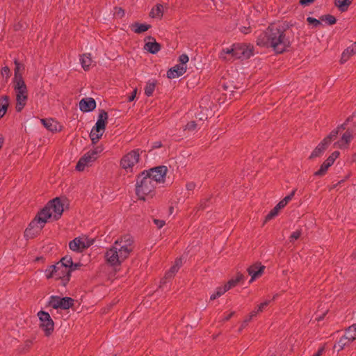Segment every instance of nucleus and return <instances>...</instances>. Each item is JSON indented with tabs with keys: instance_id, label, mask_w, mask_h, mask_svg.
Returning a JSON list of instances; mask_svg holds the SVG:
<instances>
[{
	"instance_id": "obj_1",
	"label": "nucleus",
	"mask_w": 356,
	"mask_h": 356,
	"mask_svg": "<svg viewBox=\"0 0 356 356\" xmlns=\"http://www.w3.org/2000/svg\"><path fill=\"white\" fill-rule=\"evenodd\" d=\"M134 248L133 237L128 234L124 235L106 250L105 261L112 267L119 266L129 257Z\"/></svg>"
},
{
	"instance_id": "obj_2",
	"label": "nucleus",
	"mask_w": 356,
	"mask_h": 356,
	"mask_svg": "<svg viewBox=\"0 0 356 356\" xmlns=\"http://www.w3.org/2000/svg\"><path fill=\"white\" fill-rule=\"evenodd\" d=\"M257 44L261 47H271L276 53L281 54L289 47L290 41L282 28L273 25L258 36Z\"/></svg>"
},
{
	"instance_id": "obj_3",
	"label": "nucleus",
	"mask_w": 356,
	"mask_h": 356,
	"mask_svg": "<svg viewBox=\"0 0 356 356\" xmlns=\"http://www.w3.org/2000/svg\"><path fill=\"white\" fill-rule=\"evenodd\" d=\"M156 187L146 172H143L136 180V193L140 200H145L146 198L154 196Z\"/></svg>"
},
{
	"instance_id": "obj_4",
	"label": "nucleus",
	"mask_w": 356,
	"mask_h": 356,
	"mask_svg": "<svg viewBox=\"0 0 356 356\" xmlns=\"http://www.w3.org/2000/svg\"><path fill=\"white\" fill-rule=\"evenodd\" d=\"M15 63H17L15 62ZM15 77H14V90L16 94V110L21 111L25 106L27 101V88L20 74H18L19 65L16 64Z\"/></svg>"
},
{
	"instance_id": "obj_5",
	"label": "nucleus",
	"mask_w": 356,
	"mask_h": 356,
	"mask_svg": "<svg viewBox=\"0 0 356 356\" xmlns=\"http://www.w3.org/2000/svg\"><path fill=\"white\" fill-rule=\"evenodd\" d=\"M64 211V204L59 197L49 201L47 204L38 213L46 222L50 218L58 220Z\"/></svg>"
},
{
	"instance_id": "obj_6",
	"label": "nucleus",
	"mask_w": 356,
	"mask_h": 356,
	"mask_svg": "<svg viewBox=\"0 0 356 356\" xmlns=\"http://www.w3.org/2000/svg\"><path fill=\"white\" fill-rule=\"evenodd\" d=\"M45 275L47 278L60 280L61 284L65 286L70 278V270L62 264H55L49 266L45 270Z\"/></svg>"
},
{
	"instance_id": "obj_7",
	"label": "nucleus",
	"mask_w": 356,
	"mask_h": 356,
	"mask_svg": "<svg viewBox=\"0 0 356 356\" xmlns=\"http://www.w3.org/2000/svg\"><path fill=\"white\" fill-rule=\"evenodd\" d=\"M143 150L135 149L127 152L120 160V166L127 172H133L134 168L139 163Z\"/></svg>"
},
{
	"instance_id": "obj_8",
	"label": "nucleus",
	"mask_w": 356,
	"mask_h": 356,
	"mask_svg": "<svg viewBox=\"0 0 356 356\" xmlns=\"http://www.w3.org/2000/svg\"><path fill=\"white\" fill-rule=\"evenodd\" d=\"M108 119V114L105 111L99 113L95 125L91 129L90 138L92 144H96L103 136L106 124Z\"/></svg>"
},
{
	"instance_id": "obj_9",
	"label": "nucleus",
	"mask_w": 356,
	"mask_h": 356,
	"mask_svg": "<svg viewBox=\"0 0 356 356\" xmlns=\"http://www.w3.org/2000/svg\"><path fill=\"white\" fill-rule=\"evenodd\" d=\"M345 129L346 124H343L339 126L336 129L332 131L330 134L327 137H325L314 149V151L312 152L310 155V158L320 156L327 149V147L330 144L332 140H334L337 138L338 134L341 133V131H343Z\"/></svg>"
},
{
	"instance_id": "obj_10",
	"label": "nucleus",
	"mask_w": 356,
	"mask_h": 356,
	"mask_svg": "<svg viewBox=\"0 0 356 356\" xmlns=\"http://www.w3.org/2000/svg\"><path fill=\"white\" fill-rule=\"evenodd\" d=\"M46 222L45 220L38 213L25 229L24 236L26 238H34L42 231Z\"/></svg>"
},
{
	"instance_id": "obj_11",
	"label": "nucleus",
	"mask_w": 356,
	"mask_h": 356,
	"mask_svg": "<svg viewBox=\"0 0 356 356\" xmlns=\"http://www.w3.org/2000/svg\"><path fill=\"white\" fill-rule=\"evenodd\" d=\"M144 172H146L147 176L149 177L154 184L158 186L165 182L168 168L165 165H160L144 171Z\"/></svg>"
},
{
	"instance_id": "obj_12",
	"label": "nucleus",
	"mask_w": 356,
	"mask_h": 356,
	"mask_svg": "<svg viewBox=\"0 0 356 356\" xmlns=\"http://www.w3.org/2000/svg\"><path fill=\"white\" fill-rule=\"evenodd\" d=\"M93 243V239H90L85 235H82L71 241L69 243V248L73 252H82L84 250L91 246Z\"/></svg>"
},
{
	"instance_id": "obj_13",
	"label": "nucleus",
	"mask_w": 356,
	"mask_h": 356,
	"mask_svg": "<svg viewBox=\"0 0 356 356\" xmlns=\"http://www.w3.org/2000/svg\"><path fill=\"white\" fill-rule=\"evenodd\" d=\"M37 315L40 321V327L44 331L46 336L51 335L54 329V323L49 314L44 311H40Z\"/></svg>"
},
{
	"instance_id": "obj_14",
	"label": "nucleus",
	"mask_w": 356,
	"mask_h": 356,
	"mask_svg": "<svg viewBox=\"0 0 356 356\" xmlns=\"http://www.w3.org/2000/svg\"><path fill=\"white\" fill-rule=\"evenodd\" d=\"M74 305V300L70 297L52 296L49 298V305L54 309H68Z\"/></svg>"
},
{
	"instance_id": "obj_15",
	"label": "nucleus",
	"mask_w": 356,
	"mask_h": 356,
	"mask_svg": "<svg viewBox=\"0 0 356 356\" xmlns=\"http://www.w3.org/2000/svg\"><path fill=\"white\" fill-rule=\"evenodd\" d=\"M356 339V324L350 326L346 331L345 334L340 338L337 342L339 350L343 349L345 346L353 342Z\"/></svg>"
},
{
	"instance_id": "obj_16",
	"label": "nucleus",
	"mask_w": 356,
	"mask_h": 356,
	"mask_svg": "<svg viewBox=\"0 0 356 356\" xmlns=\"http://www.w3.org/2000/svg\"><path fill=\"white\" fill-rule=\"evenodd\" d=\"M234 54L236 59H245L252 55V48L249 45L244 44H234Z\"/></svg>"
},
{
	"instance_id": "obj_17",
	"label": "nucleus",
	"mask_w": 356,
	"mask_h": 356,
	"mask_svg": "<svg viewBox=\"0 0 356 356\" xmlns=\"http://www.w3.org/2000/svg\"><path fill=\"white\" fill-rule=\"evenodd\" d=\"M96 160L97 159L88 151L79 160L76 169L78 171H83L86 167L92 165Z\"/></svg>"
},
{
	"instance_id": "obj_18",
	"label": "nucleus",
	"mask_w": 356,
	"mask_h": 356,
	"mask_svg": "<svg viewBox=\"0 0 356 356\" xmlns=\"http://www.w3.org/2000/svg\"><path fill=\"white\" fill-rule=\"evenodd\" d=\"M353 138V132L347 130L345 133L343 134L341 138L337 142L334 143V146L339 149L348 148V144Z\"/></svg>"
},
{
	"instance_id": "obj_19",
	"label": "nucleus",
	"mask_w": 356,
	"mask_h": 356,
	"mask_svg": "<svg viewBox=\"0 0 356 356\" xmlns=\"http://www.w3.org/2000/svg\"><path fill=\"white\" fill-rule=\"evenodd\" d=\"M264 269L265 266L261 265V264H255L250 266L248 268V272L249 275L251 276L250 282H252L256 278L261 276L263 274Z\"/></svg>"
},
{
	"instance_id": "obj_20",
	"label": "nucleus",
	"mask_w": 356,
	"mask_h": 356,
	"mask_svg": "<svg viewBox=\"0 0 356 356\" xmlns=\"http://www.w3.org/2000/svg\"><path fill=\"white\" fill-rule=\"evenodd\" d=\"M41 122L47 130L51 132H58L62 129L60 123L52 118L41 119Z\"/></svg>"
},
{
	"instance_id": "obj_21",
	"label": "nucleus",
	"mask_w": 356,
	"mask_h": 356,
	"mask_svg": "<svg viewBox=\"0 0 356 356\" xmlns=\"http://www.w3.org/2000/svg\"><path fill=\"white\" fill-rule=\"evenodd\" d=\"M146 40H148V41L145 44V50L153 54H155L160 51L161 45L154 38L148 36Z\"/></svg>"
},
{
	"instance_id": "obj_22",
	"label": "nucleus",
	"mask_w": 356,
	"mask_h": 356,
	"mask_svg": "<svg viewBox=\"0 0 356 356\" xmlns=\"http://www.w3.org/2000/svg\"><path fill=\"white\" fill-rule=\"evenodd\" d=\"M96 107V102L92 98L82 99L79 102V108L83 112H90Z\"/></svg>"
},
{
	"instance_id": "obj_23",
	"label": "nucleus",
	"mask_w": 356,
	"mask_h": 356,
	"mask_svg": "<svg viewBox=\"0 0 356 356\" xmlns=\"http://www.w3.org/2000/svg\"><path fill=\"white\" fill-rule=\"evenodd\" d=\"M186 71V67L180 65H176L170 68L167 72V76L169 79H175L183 75Z\"/></svg>"
},
{
	"instance_id": "obj_24",
	"label": "nucleus",
	"mask_w": 356,
	"mask_h": 356,
	"mask_svg": "<svg viewBox=\"0 0 356 356\" xmlns=\"http://www.w3.org/2000/svg\"><path fill=\"white\" fill-rule=\"evenodd\" d=\"M232 50H234V44L230 47L222 49L219 53V58L223 60H235L234 51Z\"/></svg>"
},
{
	"instance_id": "obj_25",
	"label": "nucleus",
	"mask_w": 356,
	"mask_h": 356,
	"mask_svg": "<svg viewBox=\"0 0 356 356\" xmlns=\"http://www.w3.org/2000/svg\"><path fill=\"white\" fill-rule=\"evenodd\" d=\"M356 54V42H355L352 46L346 49L341 57V63H346L352 56Z\"/></svg>"
},
{
	"instance_id": "obj_26",
	"label": "nucleus",
	"mask_w": 356,
	"mask_h": 356,
	"mask_svg": "<svg viewBox=\"0 0 356 356\" xmlns=\"http://www.w3.org/2000/svg\"><path fill=\"white\" fill-rule=\"evenodd\" d=\"M182 264L183 261L181 258L177 259L174 265L166 273L165 277L167 279L172 277L178 272L179 269L182 266Z\"/></svg>"
},
{
	"instance_id": "obj_27",
	"label": "nucleus",
	"mask_w": 356,
	"mask_h": 356,
	"mask_svg": "<svg viewBox=\"0 0 356 356\" xmlns=\"http://www.w3.org/2000/svg\"><path fill=\"white\" fill-rule=\"evenodd\" d=\"M80 63L85 71L90 70L92 60L90 54H84L80 56Z\"/></svg>"
},
{
	"instance_id": "obj_28",
	"label": "nucleus",
	"mask_w": 356,
	"mask_h": 356,
	"mask_svg": "<svg viewBox=\"0 0 356 356\" xmlns=\"http://www.w3.org/2000/svg\"><path fill=\"white\" fill-rule=\"evenodd\" d=\"M130 28L136 33H142L147 31L150 28V25L136 22L131 24Z\"/></svg>"
},
{
	"instance_id": "obj_29",
	"label": "nucleus",
	"mask_w": 356,
	"mask_h": 356,
	"mask_svg": "<svg viewBox=\"0 0 356 356\" xmlns=\"http://www.w3.org/2000/svg\"><path fill=\"white\" fill-rule=\"evenodd\" d=\"M244 280V276L238 273H237L236 276L235 278H232L231 280H229L227 284H225L224 285V286L227 289V290H229L230 289H232V287H234L235 286H236V284L243 281Z\"/></svg>"
},
{
	"instance_id": "obj_30",
	"label": "nucleus",
	"mask_w": 356,
	"mask_h": 356,
	"mask_svg": "<svg viewBox=\"0 0 356 356\" xmlns=\"http://www.w3.org/2000/svg\"><path fill=\"white\" fill-rule=\"evenodd\" d=\"M9 105L8 96H3L0 99V118H2L6 113Z\"/></svg>"
},
{
	"instance_id": "obj_31",
	"label": "nucleus",
	"mask_w": 356,
	"mask_h": 356,
	"mask_svg": "<svg viewBox=\"0 0 356 356\" xmlns=\"http://www.w3.org/2000/svg\"><path fill=\"white\" fill-rule=\"evenodd\" d=\"M284 206L280 202L266 216V220H270L277 216L280 209H283Z\"/></svg>"
},
{
	"instance_id": "obj_32",
	"label": "nucleus",
	"mask_w": 356,
	"mask_h": 356,
	"mask_svg": "<svg viewBox=\"0 0 356 356\" xmlns=\"http://www.w3.org/2000/svg\"><path fill=\"white\" fill-rule=\"evenodd\" d=\"M163 8L161 4H157L152 8L150 16L152 17L161 18L163 16Z\"/></svg>"
},
{
	"instance_id": "obj_33",
	"label": "nucleus",
	"mask_w": 356,
	"mask_h": 356,
	"mask_svg": "<svg viewBox=\"0 0 356 356\" xmlns=\"http://www.w3.org/2000/svg\"><path fill=\"white\" fill-rule=\"evenodd\" d=\"M352 1L353 0H335V5L341 11H345Z\"/></svg>"
},
{
	"instance_id": "obj_34",
	"label": "nucleus",
	"mask_w": 356,
	"mask_h": 356,
	"mask_svg": "<svg viewBox=\"0 0 356 356\" xmlns=\"http://www.w3.org/2000/svg\"><path fill=\"white\" fill-rule=\"evenodd\" d=\"M331 165L332 164L325 160L321 165L320 169L314 172V175L318 177L323 176Z\"/></svg>"
},
{
	"instance_id": "obj_35",
	"label": "nucleus",
	"mask_w": 356,
	"mask_h": 356,
	"mask_svg": "<svg viewBox=\"0 0 356 356\" xmlns=\"http://www.w3.org/2000/svg\"><path fill=\"white\" fill-rule=\"evenodd\" d=\"M156 87V83L154 81H149L145 88V94L147 97L152 95Z\"/></svg>"
},
{
	"instance_id": "obj_36",
	"label": "nucleus",
	"mask_w": 356,
	"mask_h": 356,
	"mask_svg": "<svg viewBox=\"0 0 356 356\" xmlns=\"http://www.w3.org/2000/svg\"><path fill=\"white\" fill-rule=\"evenodd\" d=\"M226 291H227V289L223 286L218 287L216 290V291L211 295L210 299L211 300H213L216 299L218 297H220L222 295H223Z\"/></svg>"
},
{
	"instance_id": "obj_37",
	"label": "nucleus",
	"mask_w": 356,
	"mask_h": 356,
	"mask_svg": "<svg viewBox=\"0 0 356 356\" xmlns=\"http://www.w3.org/2000/svg\"><path fill=\"white\" fill-rule=\"evenodd\" d=\"M72 259L71 257L66 256L58 262V264H62L63 266L67 267L70 270V266L72 265Z\"/></svg>"
},
{
	"instance_id": "obj_38",
	"label": "nucleus",
	"mask_w": 356,
	"mask_h": 356,
	"mask_svg": "<svg viewBox=\"0 0 356 356\" xmlns=\"http://www.w3.org/2000/svg\"><path fill=\"white\" fill-rule=\"evenodd\" d=\"M104 146L102 145H99L89 150V152H90L91 155H93L96 159H97L99 155L104 151Z\"/></svg>"
},
{
	"instance_id": "obj_39",
	"label": "nucleus",
	"mask_w": 356,
	"mask_h": 356,
	"mask_svg": "<svg viewBox=\"0 0 356 356\" xmlns=\"http://www.w3.org/2000/svg\"><path fill=\"white\" fill-rule=\"evenodd\" d=\"M307 22L312 27H318V26H320L321 24V22L320 20H318L316 18L312 17H308L307 18Z\"/></svg>"
},
{
	"instance_id": "obj_40",
	"label": "nucleus",
	"mask_w": 356,
	"mask_h": 356,
	"mask_svg": "<svg viewBox=\"0 0 356 356\" xmlns=\"http://www.w3.org/2000/svg\"><path fill=\"white\" fill-rule=\"evenodd\" d=\"M296 189L293 190L289 195H286L283 200H282L280 201L282 202V204H283L285 207L289 203V202L292 200L296 193Z\"/></svg>"
},
{
	"instance_id": "obj_41",
	"label": "nucleus",
	"mask_w": 356,
	"mask_h": 356,
	"mask_svg": "<svg viewBox=\"0 0 356 356\" xmlns=\"http://www.w3.org/2000/svg\"><path fill=\"white\" fill-rule=\"evenodd\" d=\"M339 152L335 151L332 153V154L326 159V161L332 165L334 161L339 157Z\"/></svg>"
},
{
	"instance_id": "obj_42",
	"label": "nucleus",
	"mask_w": 356,
	"mask_h": 356,
	"mask_svg": "<svg viewBox=\"0 0 356 356\" xmlns=\"http://www.w3.org/2000/svg\"><path fill=\"white\" fill-rule=\"evenodd\" d=\"M125 12L122 8L115 7L114 11V15L116 17L122 18L124 16Z\"/></svg>"
},
{
	"instance_id": "obj_43",
	"label": "nucleus",
	"mask_w": 356,
	"mask_h": 356,
	"mask_svg": "<svg viewBox=\"0 0 356 356\" xmlns=\"http://www.w3.org/2000/svg\"><path fill=\"white\" fill-rule=\"evenodd\" d=\"M322 20H325L330 25H332L336 23V18L332 15H326L325 18H322Z\"/></svg>"
},
{
	"instance_id": "obj_44",
	"label": "nucleus",
	"mask_w": 356,
	"mask_h": 356,
	"mask_svg": "<svg viewBox=\"0 0 356 356\" xmlns=\"http://www.w3.org/2000/svg\"><path fill=\"white\" fill-rule=\"evenodd\" d=\"M301 235V231L296 230L293 232L290 236V241L293 242L294 241L298 239Z\"/></svg>"
},
{
	"instance_id": "obj_45",
	"label": "nucleus",
	"mask_w": 356,
	"mask_h": 356,
	"mask_svg": "<svg viewBox=\"0 0 356 356\" xmlns=\"http://www.w3.org/2000/svg\"><path fill=\"white\" fill-rule=\"evenodd\" d=\"M188 56L186 54H181L179 58V60L181 63L179 65L186 66L185 65L188 62Z\"/></svg>"
},
{
	"instance_id": "obj_46",
	"label": "nucleus",
	"mask_w": 356,
	"mask_h": 356,
	"mask_svg": "<svg viewBox=\"0 0 356 356\" xmlns=\"http://www.w3.org/2000/svg\"><path fill=\"white\" fill-rule=\"evenodd\" d=\"M270 300H266L259 304L257 307V312H262L264 309L270 304Z\"/></svg>"
},
{
	"instance_id": "obj_47",
	"label": "nucleus",
	"mask_w": 356,
	"mask_h": 356,
	"mask_svg": "<svg viewBox=\"0 0 356 356\" xmlns=\"http://www.w3.org/2000/svg\"><path fill=\"white\" fill-rule=\"evenodd\" d=\"M1 73L3 77L8 79L10 76V69L6 66L3 67L1 69Z\"/></svg>"
},
{
	"instance_id": "obj_48",
	"label": "nucleus",
	"mask_w": 356,
	"mask_h": 356,
	"mask_svg": "<svg viewBox=\"0 0 356 356\" xmlns=\"http://www.w3.org/2000/svg\"><path fill=\"white\" fill-rule=\"evenodd\" d=\"M154 222L159 229L162 228L165 225V222L163 220L154 219Z\"/></svg>"
},
{
	"instance_id": "obj_49",
	"label": "nucleus",
	"mask_w": 356,
	"mask_h": 356,
	"mask_svg": "<svg viewBox=\"0 0 356 356\" xmlns=\"http://www.w3.org/2000/svg\"><path fill=\"white\" fill-rule=\"evenodd\" d=\"M196 126H197L196 123L195 122L192 121V122H188L186 125L185 129H187V130H189V131H193V130L195 129Z\"/></svg>"
},
{
	"instance_id": "obj_50",
	"label": "nucleus",
	"mask_w": 356,
	"mask_h": 356,
	"mask_svg": "<svg viewBox=\"0 0 356 356\" xmlns=\"http://www.w3.org/2000/svg\"><path fill=\"white\" fill-rule=\"evenodd\" d=\"M136 93H137V89H136V88H135V89L133 90V92H132L131 95L130 96H129V97H128V102H132V101L135 99L136 95Z\"/></svg>"
},
{
	"instance_id": "obj_51",
	"label": "nucleus",
	"mask_w": 356,
	"mask_h": 356,
	"mask_svg": "<svg viewBox=\"0 0 356 356\" xmlns=\"http://www.w3.org/2000/svg\"><path fill=\"white\" fill-rule=\"evenodd\" d=\"M260 312H257V307H256L253 311H252L249 314V319H252L255 317Z\"/></svg>"
},
{
	"instance_id": "obj_52",
	"label": "nucleus",
	"mask_w": 356,
	"mask_h": 356,
	"mask_svg": "<svg viewBox=\"0 0 356 356\" xmlns=\"http://www.w3.org/2000/svg\"><path fill=\"white\" fill-rule=\"evenodd\" d=\"M195 188V184L193 182H190L186 184V188L188 191H193Z\"/></svg>"
},
{
	"instance_id": "obj_53",
	"label": "nucleus",
	"mask_w": 356,
	"mask_h": 356,
	"mask_svg": "<svg viewBox=\"0 0 356 356\" xmlns=\"http://www.w3.org/2000/svg\"><path fill=\"white\" fill-rule=\"evenodd\" d=\"M252 319H249V315L244 319L241 324V328H243L246 326V325L251 321Z\"/></svg>"
},
{
	"instance_id": "obj_54",
	"label": "nucleus",
	"mask_w": 356,
	"mask_h": 356,
	"mask_svg": "<svg viewBox=\"0 0 356 356\" xmlns=\"http://www.w3.org/2000/svg\"><path fill=\"white\" fill-rule=\"evenodd\" d=\"M325 350L324 347H321L313 356H321Z\"/></svg>"
},
{
	"instance_id": "obj_55",
	"label": "nucleus",
	"mask_w": 356,
	"mask_h": 356,
	"mask_svg": "<svg viewBox=\"0 0 356 356\" xmlns=\"http://www.w3.org/2000/svg\"><path fill=\"white\" fill-rule=\"evenodd\" d=\"M81 266L80 264H74L72 263V266H70V273L73 270H75L78 268V267Z\"/></svg>"
},
{
	"instance_id": "obj_56",
	"label": "nucleus",
	"mask_w": 356,
	"mask_h": 356,
	"mask_svg": "<svg viewBox=\"0 0 356 356\" xmlns=\"http://www.w3.org/2000/svg\"><path fill=\"white\" fill-rule=\"evenodd\" d=\"M314 0H300V3L301 5H308L309 3L313 2Z\"/></svg>"
},
{
	"instance_id": "obj_57",
	"label": "nucleus",
	"mask_w": 356,
	"mask_h": 356,
	"mask_svg": "<svg viewBox=\"0 0 356 356\" xmlns=\"http://www.w3.org/2000/svg\"><path fill=\"white\" fill-rule=\"evenodd\" d=\"M241 31L245 34H247L249 33V29L250 28L249 27H246V26H243L241 27Z\"/></svg>"
},
{
	"instance_id": "obj_58",
	"label": "nucleus",
	"mask_w": 356,
	"mask_h": 356,
	"mask_svg": "<svg viewBox=\"0 0 356 356\" xmlns=\"http://www.w3.org/2000/svg\"><path fill=\"white\" fill-rule=\"evenodd\" d=\"M234 312H231L230 314H229L228 315L225 316L224 318H223V321H228L233 315H234Z\"/></svg>"
},
{
	"instance_id": "obj_59",
	"label": "nucleus",
	"mask_w": 356,
	"mask_h": 356,
	"mask_svg": "<svg viewBox=\"0 0 356 356\" xmlns=\"http://www.w3.org/2000/svg\"><path fill=\"white\" fill-rule=\"evenodd\" d=\"M3 142H4V138L3 137V136L1 134H0V149L2 147Z\"/></svg>"
},
{
	"instance_id": "obj_60",
	"label": "nucleus",
	"mask_w": 356,
	"mask_h": 356,
	"mask_svg": "<svg viewBox=\"0 0 356 356\" xmlns=\"http://www.w3.org/2000/svg\"><path fill=\"white\" fill-rule=\"evenodd\" d=\"M199 119L201 120H203L204 119H207V115H204V114H202V115H200L199 114Z\"/></svg>"
},
{
	"instance_id": "obj_61",
	"label": "nucleus",
	"mask_w": 356,
	"mask_h": 356,
	"mask_svg": "<svg viewBox=\"0 0 356 356\" xmlns=\"http://www.w3.org/2000/svg\"><path fill=\"white\" fill-rule=\"evenodd\" d=\"M161 146V142H156L155 143L154 145V147H160Z\"/></svg>"
},
{
	"instance_id": "obj_62",
	"label": "nucleus",
	"mask_w": 356,
	"mask_h": 356,
	"mask_svg": "<svg viewBox=\"0 0 356 356\" xmlns=\"http://www.w3.org/2000/svg\"><path fill=\"white\" fill-rule=\"evenodd\" d=\"M276 297H277V295H275V296H273V300H274Z\"/></svg>"
}]
</instances>
